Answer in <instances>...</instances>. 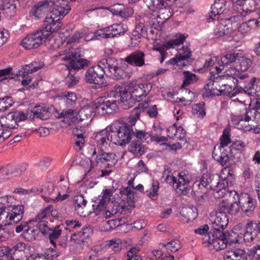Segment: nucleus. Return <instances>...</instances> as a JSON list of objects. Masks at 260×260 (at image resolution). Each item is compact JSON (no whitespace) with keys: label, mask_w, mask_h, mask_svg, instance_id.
Returning a JSON list of instances; mask_svg holds the SVG:
<instances>
[{"label":"nucleus","mask_w":260,"mask_h":260,"mask_svg":"<svg viewBox=\"0 0 260 260\" xmlns=\"http://www.w3.org/2000/svg\"><path fill=\"white\" fill-rule=\"evenodd\" d=\"M143 111L142 107H136L131 111L127 122L120 126L118 129L116 128L115 130H114L111 129V128H106V130L97 133L94 137V140L98 146L107 148L111 142L120 146L128 143L133 135V127Z\"/></svg>","instance_id":"nucleus-1"},{"label":"nucleus","mask_w":260,"mask_h":260,"mask_svg":"<svg viewBox=\"0 0 260 260\" xmlns=\"http://www.w3.org/2000/svg\"><path fill=\"white\" fill-rule=\"evenodd\" d=\"M135 99L129 88L127 89L119 86H115L106 96L99 97L95 102V108L98 113L111 114L117 111V102L121 106L127 109L133 106Z\"/></svg>","instance_id":"nucleus-2"},{"label":"nucleus","mask_w":260,"mask_h":260,"mask_svg":"<svg viewBox=\"0 0 260 260\" xmlns=\"http://www.w3.org/2000/svg\"><path fill=\"white\" fill-rule=\"evenodd\" d=\"M203 240V244L205 246L213 245L214 248L218 251L226 248L228 245L229 248L231 241H234V239L232 238V235L228 231H215L210 232L207 235L204 236Z\"/></svg>","instance_id":"nucleus-3"},{"label":"nucleus","mask_w":260,"mask_h":260,"mask_svg":"<svg viewBox=\"0 0 260 260\" xmlns=\"http://www.w3.org/2000/svg\"><path fill=\"white\" fill-rule=\"evenodd\" d=\"M24 206H14L12 209L6 211V207L0 217V228L3 226L16 224L21 221L24 215Z\"/></svg>","instance_id":"nucleus-4"},{"label":"nucleus","mask_w":260,"mask_h":260,"mask_svg":"<svg viewBox=\"0 0 260 260\" xmlns=\"http://www.w3.org/2000/svg\"><path fill=\"white\" fill-rule=\"evenodd\" d=\"M48 38V33L41 27L34 32L27 35L21 41L22 46L26 50L38 48Z\"/></svg>","instance_id":"nucleus-5"},{"label":"nucleus","mask_w":260,"mask_h":260,"mask_svg":"<svg viewBox=\"0 0 260 260\" xmlns=\"http://www.w3.org/2000/svg\"><path fill=\"white\" fill-rule=\"evenodd\" d=\"M27 115L22 111H16L11 112L0 118V124L6 130L11 132L12 129L18 127V122L25 120Z\"/></svg>","instance_id":"nucleus-6"},{"label":"nucleus","mask_w":260,"mask_h":260,"mask_svg":"<svg viewBox=\"0 0 260 260\" xmlns=\"http://www.w3.org/2000/svg\"><path fill=\"white\" fill-rule=\"evenodd\" d=\"M229 249L224 253V260H247V254L237 237L231 241Z\"/></svg>","instance_id":"nucleus-7"},{"label":"nucleus","mask_w":260,"mask_h":260,"mask_svg":"<svg viewBox=\"0 0 260 260\" xmlns=\"http://www.w3.org/2000/svg\"><path fill=\"white\" fill-rule=\"evenodd\" d=\"M230 193L231 194L234 193L237 196V199L240 204L241 210L247 216H252L255 208L256 201L250 197L247 193H241L239 194L235 190L231 191Z\"/></svg>","instance_id":"nucleus-8"},{"label":"nucleus","mask_w":260,"mask_h":260,"mask_svg":"<svg viewBox=\"0 0 260 260\" xmlns=\"http://www.w3.org/2000/svg\"><path fill=\"white\" fill-rule=\"evenodd\" d=\"M63 226L56 225L55 227H51L48 222H41L38 226V229L46 237H48L50 243L55 247V240L58 239L62 233Z\"/></svg>","instance_id":"nucleus-9"},{"label":"nucleus","mask_w":260,"mask_h":260,"mask_svg":"<svg viewBox=\"0 0 260 260\" xmlns=\"http://www.w3.org/2000/svg\"><path fill=\"white\" fill-rule=\"evenodd\" d=\"M178 179L173 177L174 188L176 189L177 192L180 194L187 195L190 190L188 184L190 179L188 175L185 172H181L179 174Z\"/></svg>","instance_id":"nucleus-10"},{"label":"nucleus","mask_w":260,"mask_h":260,"mask_svg":"<svg viewBox=\"0 0 260 260\" xmlns=\"http://www.w3.org/2000/svg\"><path fill=\"white\" fill-rule=\"evenodd\" d=\"M101 65H96L90 67L84 74V80L90 84H99V80L102 79L105 74V71Z\"/></svg>","instance_id":"nucleus-11"},{"label":"nucleus","mask_w":260,"mask_h":260,"mask_svg":"<svg viewBox=\"0 0 260 260\" xmlns=\"http://www.w3.org/2000/svg\"><path fill=\"white\" fill-rule=\"evenodd\" d=\"M210 220L212 222L211 232H223V230L229 223L228 215L224 213L216 212L214 216H211Z\"/></svg>","instance_id":"nucleus-12"},{"label":"nucleus","mask_w":260,"mask_h":260,"mask_svg":"<svg viewBox=\"0 0 260 260\" xmlns=\"http://www.w3.org/2000/svg\"><path fill=\"white\" fill-rule=\"evenodd\" d=\"M61 18L53 17L52 14H47L42 27L45 32L48 33V37L52 32L58 31L62 26L61 22L58 21Z\"/></svg>","instance_id":"nucleus-13"},{"label":"nucleus","mask_w":260,"mask_h":260,"mask_svg":"<svg viewBox=\"0 0 260 260\" xmlns=\"http://www.w3.org/2000/svg\"><path fill=\"white\" fill-rule=\"evenodd\" d=\"M53 3V9L51 13L52 16L54 17L63 18L70 11L71 8L69 6V2L67 0H56V2L52 1Z\"/></svg>","instance_id":"nucleus-14"},{"label":"nucleus","mask_w":260,"mask_h":260,"mask_svg":"<svg viewBox=\"0 0 260 260\" xmlns=\"http://www.w3.org/2000/svg\"><path fill=\"white\" fill-rule=\"evenodd\" d=\"M230 6L229 1L226 0H215L214 4L211 6L212 11L209 14L207 20L208 21H210L211 20H215L217 16L229 9Z\"/></svg>","instance_id":"nucleus-15"},{"label":"nucleus","mask_w":260,"mask_h":260,"mask_svg":"<svg viewBox=\"0 0 260 260\" xmlns=\"http://www.w3.org/2000/svg\"><path fill=\"white\" fill-rule=\"evenodd\" d=\"M211 175L204 173L199 181H196L192 188V191L194 196L197 198H203L204 194L206 193V186L207 185L208 179L210 180Z\"/></svg>","instance_id":"nucleus-16"},{"label":"nucleus","mask_w":260,"mask_h":260,"mask_svg":"<svg viewBox=\"0 0 260 260\" xmlns=\"http://www.w3.org/2000/svg\"><path fill=\"white\" fill-rule=\"evenodd\" d=\"M26 245L24 243L19 242L9 249L10 258L13 260H27L28 257Z\"/></svg>","instance_id":"nucleus-17"},{"label":"nucleus","mask_w":260,"mask_h":260,"mask_svg":"<svg viewBox=\"0 0 260 260\" xmlns=\"http://www.w3.org/2000/svg\"><path fill=\"white\" fill-rule=\"evenodd\" d=\"M52 0H42L39 2L36 5L31 8L30 14L36 18H40L43 13L48 11L49 8L53 5Z\"/></svg>","instance_id":"nucleus-18"},{"label":"nucleus","mask_w":260,"mask_h":260,"mask_svg":"<svg viewBox=\"0 0 260 260\" xmlns=\"http://www.w3.org/2000/svg\"><path fill=\"white\" fill-rule=\"evenodd\" d=\"M131 85L129 88L132 92L135 99L136 98H141L145 96L150 91L152 88V85L150 83H143L139 84H135L131 83Z\"/></svg>","instance_id":"nucleus-19"},{"label":"nucleus","mask_w":260,"mask_h":260,"mask_svg":"<svg viewBox=\"0 0 260 260\" xmlns=\"http://www.w3.org/2000/svg\"><path fill=\"white\" fill-rule=\"evenodd\" d=\"M145 53L141 50L135 51L125 58V61L131 66L141 67L145 64Z\"/></svg>","instance_id":"nucleus-20"},{"label":"nucleus","mask_w":260,"mask_h":260,"mask_svg":"<svg viewBox=\"0 0 260 260\" xmlns=\"http://www.w3.org/2000/svg\"><path fill=\"white\" fill-rule=\"evenodd\" d=\"M92 234V230L89 226H85L82 231L74 233L71 236V240L77 244L84 243L85 240L88 238Z\"/></svg>","instance_id":"nucleus-21"},{"label":"nucleus","mask_w":260,"mask_h":260,"mask_svg":"<svg viewBox=\"0 0 260 260\" xmlns=\"http://www.w3.org/2000/svg\"><path fill=\"white\" fill-rule=\"evenodd\" d=\"M113 14L120 16L122 18H127L134 14V10L130 7L125 8L120 4L115 5L111 10Z\"/></svg>","instance_id":"nucleus-22"},{"label":"nucleus","mask_w":260,"mask_h":260,"mask_svg":"<svg viewBox=\"0 0 260 260\" xmlns=\"http://www.w3.org/2000/svg\"><path fill=\"white\" fill-rule=\"evenodd\" d=\"M93 113V111L91 107L89 106L83 107L77 113V122L84 121V125H88L91 120Z\"/></svg>","instance_id":"nucleus-23"},{"label":"nucleus","mask_w":260,"mask_h":260,"mask_svg":"<svg viewBox=\"0 0 260 260\" xmlns=\"http://www.w3.org/2000/svg\"><path fill=\"white\" fill-rule=\"evenodd\" d=\"M77 111L75 109L70 108L63 110L58 114V118L66 119V122L69 125L77 122ZM65 121V120H64Z\"/></svg>","instance_id":"nucleus-24"},{"label":"nucleus","mask_w":260,"mask_h":260,"mask_svg":"<svg viewBox=\"0 0 260 260\" xmlns=\"http://www.w3.org/2000/svg\"><path fill=\"white\" fill-rule=\"evenodd\" d=\"M54 189V185L50 182H45L41 187V192L42 193V197L44 198L46 202H49L50 200L55 201L58 200V197L55 198L52 197Z\"/></svg>","instance_id":"nucleus-25"},{"label":"nucleus","mask_w":260,"mask_h":260,"mask_svg":"<svg viewBox=\"0 0 260 260\" xmlns=\"http://www.w3.org/2000/svg\"><path fill=\"white\" fill-rule=\"evenodd\" d=\"M191 52L187 47H183L182 48L179 49L178 54L176 56L170 59L166 62L168 64H175L178 62H181L190 57Z\"/></svg>","instance_id":"nucleus-26"},{"label":"nucleus","mask_w":260,"mask_h":260,"mask_svg":"<svg viewBox=\"0 0 260 260\" xmlns=\"http://www.w3.org/2000/svg\"><path fill=\"white\" fill-rule=\"evenodd\" d=\"M36 62H32L29 64H26L22 67L21 69L19 70L18 73L17 74L18 76H22L23 77L27 75L29 73H33L37 72L39 69H41L44 63L42 62L39 63L37 65Z\"/></svg>","instance_id":"nucleus-27"},{"label":"nucleus","mask_w":260,"mask_h":260,"mask_svg":"<svg viewBox=\"0 0 260 260\" xmlns=\"http://www.w3.org/2000/svg\"><path fill=\"white\" fill-rule=\"evenodd\" d=\"M99 64L101 65V66L104 70H107L109 73H111L119 66V63L118 60L116 58L109 57L106 58L102 59L100 61Z\"/></svg>","instance_id":"nucleus-28"},{"label":"nucleus","mask_w":260,"mask_h":260,"mask_svg":"<svg viewBox=\"0 0 260 260\" xmlns=\"http://www.w3.org/2000/svg\"><path fill=\"white\" fill-rule=\"evenodd\" d=\"M228 185L229 183L227 180L225 179V177H223V179H220L219 182L218 183V185H217L214 190L213 196L215 198L219 199L224 197L228 192L226 188Z\"/></svg>","instance_id":"nucleus-29"},{"label":"nucleus","mask_w":260,"mask_h":260,"mask_svg":"<svg viewBox=\"0 0 260 260\" xmlns=\"http://www.w3.org/2000/svg\"><path fill=\"white\" fill-rule=\"evenodd\" d=\"M107 27L108 31L110 34V38L123 35L127 30V27L121 23H114Z\"/></svg>","instance_id":"nucleus-30"},{"label":"nucleus","mask_w":260,"mask_h":260,"mask_svg":"<svg viewBox=\"0 0 260 260\" xmlns=\"http://www.w3.org/2000/svg\"><path fill=\"white\" fill-rule=\"evenodd\" d=\"M68 60L69 62L66 65V67L69 71L72 69L76 70L83 69L85 67H88L89 64V61L83 58L72 59H68Z\"/></svg>","instance_id":"nucleus-31"},{"label":"nucleus","mask_w":260,"mask_h":260,"mask_svg":"<svg viewBox=\"0 0 260 260\" xmlns=\"http://www.w3.org/2000/svg\"><path fill=\"white\" fill-rule=\"evenodd\" d=\"M169 135L168 136L171 138L175 137L177 139L182 140L185 136V131L181 126L177 127L176 124L170 126L167 129Z\"/></svg>","instance_id":"nucleus-32"},{"label":"nucleus","mask_w":260,"mask_h":260,"mask_svg":"<svg viewBox=\"0 0 260 260\" xmlns=\"http://www.w3.org/2000/svg\"><path fill=\"white\" fill-rule=\"evenodd\" d=\"M171 4L168 3L167 1L163 5V6L158 9L156 13L159 17V19L164 21L165 22L168 20L172 15V10L170 8Z\"/></svg>","instance_id":"nucleus-33"},{"label":"nucleus","mask_w":260,"mask_h":260,"mask_svg":"<svg viewBox=\"0 0 260 260\" xmlns=\"http://www.w3.org/2000/svg\"><path fill=\"white\" fill-rule=\"evenodd\" d=\"M128 149L132 153L140 156L144 152L145 148L141 141L134 139L128 146Z\"/></svg>","instance_id":"nucleus-34"},{"label":"nucleus","mask_w":260,"mask_h":260,"mask_svg":"<svg viewBox=\"0 0 260 260\" xmlns=\"http://www.w3.org/2000/svg\"><path fill=\"white\" fill-rule=\"evenodd\" d=\"M32 112L35 117L42 120H46L50 117L48 108L43 106H36L32 110Z\"/></svg>","instance_id":"nucleus-35"},{"label":"nucleus","mask_w":260,"mask_h":260,"mask_svg":"<svg viewBox=\"0 0 260 260\" xmlns=\"http://www.w3.org/2000/svg\"><path fill=\"white\" fill-rule=\"evenodd\" d=\"M103 194L102 199L96 207V210H102L106 208V206L110 203V199L111 196L113 194V190L110 189L104 190L102 192Z\"/></svg>","instance_id":"nucleus-36"},{"label":"nucleus","mask_w":260,"mask_h":260,"mask_svg":"<svg viewBox=\"0 0 260 260\" xmlns=\"http://www.w3.org/2000/svg\"><path fill=\"white\" fill-rule=\"evenodd\" d=\"M237 64H238L236 69L238 72H243L247 71L251 65V60L243 56L241 54H239V57L237 60Z\"/></svg>","instance_id":"nucleus-37"},{"label":"nucleus","mask_w":260,"mask_h":260,"mask_svg":"<svg viewBox=\"0 0 260 260\" xmlns=\"http://www.w3.org/2000/svg\"><path fill=\"white\" fill-rule=\"evenodd\" d=\"M147 18L149 19V23L150 26L155 29H159L161 27V25L165 22L161 19L156 12H152L147 14Z\"/></svg>","instance_id":"nucleus-38"},{"label":"nucleus","mask_w":260,"mask_h":260,"mask_svg":"<svg viewBox=\"0 0 260 260\" xmlns=\"http://www.w3.org/2000/svg\"><path fill=\"white\" fill-rule=\"evenodd\" d=\"M133 136L137 139V140H139L141 142H149L152 140V138L149 133L143 130L138 129L136 127H133Z\"/></svg>","instance_id":"nucleus-39"},{"label":"nucleus","mask_w":260,"mask_h":260,"mask_svg":"<svg viewBox=\"0 0 260 260\" xmlns=\"http://www.w3.org/2000/svg\"><path fill=\"white\" fill-rule=\"evenodd\" d=\"M239 53H229L220 58L219 63L226 66L227 68H231L232 64L237 60Z\"/></svg>","instance_id":"nucleus-40"},{"label":"nucleus","mask_w":260,"mask_h":260,"mask_svg":"<svg viewBox=\"0 0 260 260\" xmlns=\"http://www.w3.org/2000/svg\"><path fill=\"white\" fill-rule=\"evenodd\" d=\"M25 167L18 165L17 168H16L15 170H10L9 166H2L0 165V171L3 175H9L10 174H14L15 176H18L21 173L25 170Z\"/></svg>","instance_id":"nucleus-41"},{"label":"nucleus","mask_w":260,"mask_h":260,"mask_svg":"<svg viewBox=\"0 0 260 260\" xmlns=\"http://www.w3.org/2000/svg\"><path fill=\"white\" fill-rule=\"evenodd\" d=\"M25 167L18 165L17 168H16L15 170H10L9 166H2L0 165V171L3 175H9L10 174H14L15 176H18L21 173L25 170Z\"/></svg>","instance_id":"nucleus-42"},{"label":"nucleus","mask_w":260,"mask_h":260,"mask_svg":"<svg viewBox=\"0 0 260 260\" xmlns=\"http://www.w3.org/2000/svg\"><path fill=\"white\" fill-rule=\"evenodd\" d=\"M250 0H231L229 3V5H237L243 7V10L246 12V13H254L257 14V13L255 12V6H250L249 8L246 5V3L249 2Z\"/></svg>","instance_id":"nucleus-43"},{"label":"nucleus","mask_w":260,"mask_h":260,"mask_svg":"<svg viewBox=\"0 0 260 260\" xmlns=\"http://www.w3.org/2000/svg\"><path fill=\"white\" fill-rule=\"evenodd\" d=\"M192 113L199 118H203L206 115L205 104L202 102L192 106Z\"/></svg>","instance_id":"nucleus-44"},{"label":"nucleus","mask_w":260,"mask_h":260,"mask_svg":"<svg viewBox=\"0 0 260 260\" xmlns=\"http://www.w3.org/2000/svg\"><path fill=\"white\" fill-rule=\"evenodd\" d=\"M116 155L113 153L102 152L96 156V162H104V161L117 162Z\"/></svg>","instance_id":"nucleus-45"},{"label":"nucleus","mask_w":260,"mask_h":260,"mask_svg":"<svg viewBox=\"0 0 260 260\" xmlns=\"http://www.w3.org/2000/svg\"><path fill=\"white\" fill-rule=\"evenodd\" d=\"M38 235L37 229L34 227L29 226V225L23 232L22 237L28 241H31L36 239Z\"/></svg>","instance_id":"nucleus-46"},{"label":"nucleus","mask_w":260,"mask_h":260,"mask_svg":"<svg viewBox=\"0 0 260 260\" xmlns=\"http://www.w3.org/2000/svg\"><path fill=\"white\" fill-rule=\"evenodd\" d=\"M252 113V110L251 109H249L248 110L246 111L244 118H242L241 119L239 120L237 124L239 128H242L244 131H249L251 129V128H250L249 126H247L246 124H244V123L248 122L251 120Z\"/></svg>","instance_id":"nucleus-47"},{"label":"nucleus","mask_w":260,"mask_h":260,"mask_svg":"<svg viewBox=\"0 0 260 260\" xmlns=\"http://www.w3.org/2000/svg\"><path fill=\"white\" fill-rule=\"evenodd\" d=\"M52 207V206H49L47 208H46L43 211H42L40 213H39L37 216L32 221L35 222H38L37 226L38 227V225L42 221H44L45 222H48L46 220V219L50 217L51 214L50 209Z\"/></svg>","instance_id":"nucleus-48"},{"label":"nucleus","mask_w":260,"mask_h":260,"mask_svg":"<svg viewBox=\"0 0 260 260\" xmlns=\"http://www.w3.org/2000/svg\"><path fill=\"white\" fill-rule=\"evenodd\" d=\"M255 78H252L248 82L247 86L245 87L247 90L245 91L244 94L247 92V94L249 95L254 94H256L257 95H260V91L257 89L258 85L255 84Z\"/></svg>","instance_id":"nucleus-49"},{"label":"nucleus","mask_w":260,"mask_h":260,"mask_svg":"<svg viewBox=\"0 0 260 260\" xmlns=\"http://www.w3.org/2000/svg\"><path fill=\"white\" fill-rule=\"evenodd\" d=\"M186 37L183 35H180L176 39L170 40L164 44V47L166 49H169L170 48H174L176 46H178L180 44L183 43Z\"/></svg>","instance_id":"nucleus-50"},{"label":"nucleus","mask_w":260,"mask_h":260,"mask_svg":"<svg viewBox=\"0 0 260 260\" xmlns=\"http://www.w3.org/2000/svg\"><path fill=\"white\" fill-rule=\"evenodd\" d=\"M86 203L87 201L83 196H78L76 197L74 201V206L78 214L83 213L82 210L85 207Z\"/></svg>","instance_id":"nucleus-51"},{"label":"nucleus","mask_w":260,"mask_h":260,"mask_svg":"<svg viewBox=\"0 0 260 260\" xmlns=\"http://www.w3.org/2000/svg\"><path fill=\"white\" fill-rule=\"evenodd\" d=\"M181 214L186 219L187 222L192 221L197 217L196 212L190 207L183 208L181 211Z\"/></svg>","instance_id":"nucleus-52"},{"label":"nucleus","mask_w":260,"mask_h":260,"mask_svg":"<svg viewBox=\"0 0 260 260\" xmlns=\"http://www.w3.org/2000/svg\"><path fill=\"white\" fill-rule=\"evenodd\" d=\"M110 75L113 79L120 80L125 78L127 77V73L118 66L116 69H114V71L110 73Z\"/></svg>","instance_id":"nucleus-53"},{"label":"nucleus","mask_w":260,"mask_h":260,"mask_svg":"<svg viewBox=\"0 0 260 260\" xmlns=\"http://www.w3.org/2000/svg\"><path fill=\"white\" fill-rule=\"evenodd\" d=\"M221 78L218 75L216 78H212V76L211 77L210 79V81L206 85L205 87V89L209 90H214L215 89L221 91L222 90L218 88V85L219 86V84H218V82L219 80H221Z\"/></svg>","instance_id":"nucleus-54"},{"label":"nucleus","mask_w":260,"mask_h":260,"mask_svg":"<svg viewBox=\"0 0 260 260\" xmlns=\"http://www.w3.org/2000/svg\"><path fill=\"white\" fill-rule=\"evenodd\" d=\"M159 188V183L157 181H153L151 184V189L146 190V193L147 196L151 199L155 200L157 198V191Z\"/></svg>","instance_id":"nucleus-55"},{"label":"nucleus","mask_w":260,"mask_h":260,"mask_svg":"<svg viewBox=\"0 0 260 260\" xmlns=\"http://www.w3.org/2000/svg\"><path fill=\"white\" fill-rule=\"evenodd\" d=\"M220 141V147L222 148L226 147L229 144L231 143V140L230 138V129L229 128L223 129Z\"/></svg>","instance_id":"nucleus-56"},{"label":"nucleus","mask_w":260,"mask_h":260,"mask_svg":"<svg viewBox=\"0 0 260 260\" xmlns=\"http://www.w3.org/2000/svg\"><path fill=\"white\" fill-rule=\"evenodd\" d=\"M13 103L11 98L9 96L0 99V112H4L9 109Z\"/></svg>","instance_id":"nucleus-57"},{"label":"nucleus","mask_w":260,"mask_h":260,"mask_svg":"<svg viewBox=\"0 0 260 260\" xmlns=\"http://www.w3.org/2000/svg\"><path fill=\"white\" fill-rule=\"evenodd\" d=\"M60 97L63 98V100L68 104L72 105L77 100L76 94L73 92L64 91L61 93Z\"/></svg>","instance_id":"nucleus-58"},{"label":"nucleus","mask_w":260,"mask_h":260,"mask_svg":"<svg viewBox=\"0 0 260 260\" xmlns=\"http://www.w3.org/2000/svg\"><path fill=\"white\" fill-rule=\"evenodd\" d=\"M234 195L235 194H234ZM234 198L235 201L233 203H230L228 214L232 216H236L240 211V206L238 202L237 196H235Z\"/></svg>","instance_id":"nucleus-59"},{"label":"nucleus","mask_w":260,"mask_h":260,"mask_svg":"<svg viewBox=\"0 0 260 260\" xmlns=\"http://www.w3.org/2000/svg\"><path fill=\"white\" fill-rule=\"evenodd\" d=\"M81 56V50L80 48H76L74 50H72L71 52L66 54L64 56L61 58L62 60H68V59H78V57H80Z\"/></svg>","instance_id":"nucleus-60"},{"label":"nucleus","mask_w":260,"mask_h":260,"mask_svg":"<svg viewBox=\"0 0 260 260\" xmlns=\"http://www.w3.org/2000/svg\"><path fill=\"white\" fill-rule=\"evenodd\" d=\"M164 246L172 252H176L181 248L180 242L178 240H174L170 242H168Z\"/></svg>","instance_id":"nucleus-61"},{"label":"nucleus","mask_w":260,"mask_h":260,"mask_svg":"<svg viewBox=\"0 0 260 260\" xmlns=\"http://www.w3.org/2000/svg\"><path fill=\"white\" fill-rule=\"evenodd\" d=\"M139 250L138 248H131L127 252L126 260H141V257L137 254Z\"/></svg>","instance_id":"nucleus-62"},{"label":"nucleus","mask_w":260,"mask_h":260,"mask_svg":"<svg viewBox=\"0 0 260 260\" xmlns=\"http://www.w3.org/2000/svg\"><path fill=\"white\" fill-rule=\"evenodd\" d=\"M184 79L183 80V82L181 86V88L182 89L184 87L188 86L189 84H191V83L193 81H195L197 80L196 76L191 74L187 71L184 72Z\"/></svg>","instance_id":"nucleus-63"},{"label":"nucleus","mask_w":260,"mask_h":260,"mask_svg":"<svg viewBox=\"0 0 260 260\" xmlns=\"http://www.w3.org/2000/svg\"><path fill=\"white\" fill-rule=\"evenodd\" d=\"M66 78V82L68 87H71L77 85L79 82V77L72 75L70 71Z\"/></svg>","instance_id":"nucleus-64"}]
</instances>
